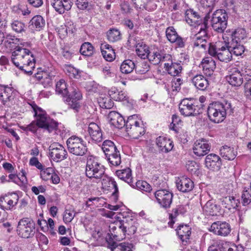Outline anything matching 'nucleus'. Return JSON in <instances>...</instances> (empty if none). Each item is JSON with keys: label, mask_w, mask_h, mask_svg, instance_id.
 Returning <instances> with one entry per match:
<instances>
[{"label": "nucleus", "mask_w": 251, "mask_h": 251, "mask_svg": "<svg viewBox=\"0 0 251 251\" xmlns=\"http://www.w3.org/2000/svg\"><path fill=\"white\" fill-rule=\"evenodd\" d=\"M19 200V196L16 193H11L0 197V206L2 209L11 210L15 206Z\"/></svg>", "instance_id": "obj_17"}, {"label": "nucleus", "mask_w": 251, "mask_h": 251, "mask_svg": "<svg viewBox=\"0 0 251 251\" xmlns=\"http://www.w3.org/2000/svg\"><path fill=\"white\" fill-rule=\"evenodd\" d=\"M176 186L179 191L186 193L193 190L194 184L190 178L182 176L176 180Z\"/></svg>", "instance_id": "obj_26"}, {"label": "nucleus", "mask_w": 251, "mask_h": 251, "mask_svg": "<svg viewBox=\"0 0 251 251\" xmlns=\"http://www.w3.org/2000/svg\"><path fill=\"white\" fill-rule=\"evenodd\" d=\"M177 234L182 243H187L191 234V228L187 225L180 226L177 229Z\"/></svg>", "instance_id": "obj_40"}, {"label": "nucleus", "mask_w": 251, "mask_h": 251, "mask_svg": "<svg viewBox=\"0 0 251 251\" xmlns=\"http://www.w3.org/2000/svg\"><path fill=\"white\" fill-rule=\"evenodd\" d=\"M154 196L161 207L166 209L170 207L173 198V193L166 189H160L155 192Z\"/></svg>", "instance_id": "obj_13"}, {"label": "nucleus", "mask_w": 251, "mask_h": 251, "mask_svg": "<svg viewBox=\"0 0 251 251\" xmlns=\"http://www.w3.org/2000/svg\"><path fill=\"white\" fill-rule=\"evenodd\" d=\"M107 38L109 42H117L121 40V34L117 29H110L107 32Z\"/></svg>", "instance_id": "obj_50"}, {"label": "nucleus", "mask_w": 251, "mask_h": 251, "mask_svg": "<svg viewBox=\"0 0 251 251\" xmlns=\"http://www.w3.org/2000/svg\"><path fill=\"white\" fill-rule=\"evenodd\" d=\"M126 129L127 134L135 139L138 138L145 132L143 122L136 115L128 117L126 121Z\"/></svg>", "instance_id": "obj_5"}, {"label": "nucleus", "mask_w": 251, "mask_h": 251, "mask_svg": "<svg viewBox=\"0 0 251 251\" xmlns=\"http://www.w3.org/2000/svg\"><path fill=\"white\" fill-rule=\"evenodd\" d=\"M156 144L160 151L167 153L174 147L173 142L170 139L164 136H159L156 139Z\"/></svg>", "instance_id": "obj_29"}, {"label": "nucleus", "mask_w": 251, "mask_h": 251, "mask_svg": "<svg viewBox=\"0 0 251 251\" xmlns=\"http://www.w3.org/2000/svg\"><path fill=\"white\" fill-rule=\"evenodd\" d=\"M227 42L232 55L233 54L236 56L241 55L244 52V47L240 43L229 41Z\"/></svg>", "instance_id": "obj_44"}, {"label": "nucleus", "mask_w": 251, "mask_h": 251, "mask_svg": "<svg viewBox=\"0 0 251 251\" xmlns=\"http://www.w3.org/2000/svg\"><path fill=\"white\" fill-rule=\"evenodd\" d=\"M67 146L69 151L73 155L71 156V164L72 165H77V156L78 155V137L72 136L67 141Z\"/></svg>", "instance_id": "obj_18"}, {"label": "nucleus", "mask_w": 251, "mask_h": 251, "mask_svg": "<svg viewBox=\"0 0 251 251\" xmlns=\"http://www.w3.org/2000/svg\"><path fill=\"white\" fill-rule=\"evenodd\" d=\"M65 70L67 75L71 78H76L78 74V70L71 65L66 66Z\"/></svg>", "instance_id": "obj_62"}, {"label": "nucleus", "mask_w": 251, "mask_h": 251, "mask_svg": "<svg viewBox=\"0 0 251 251\" xmlns=\"http://www.w3.org/2000/svg\"><path fill=\"white\" fill-rule=\"evenodd\" d=\"M208 251H226L223 247V242L219 240L214 241L208 248Z\"/></svg>", "instance_id": "obj_56"}, {"label": "nucleus", "mask_w": 251, "mask_h": 251, "mask_svg": "<svg viewBox=\"0 0 251 251\" xmlns=\"http://www.w3.org/2000/svg\"><path fill=\"white\" fill-rule=\"evenodd\" d=\"M209 230L215 234L226 236L230 233L231 229L228 223L218 221L211 225Z\"/></svg>", "instance_id": "obj_19"}, {"label": "nucleus", "mask_w": 251, "mask_h": 251, "mask_svg": "<svg viewBox=\"0 0 251 251\" xmlns=\"http://www.w3.org/2000/svg\"><path fill=\"white\" fill-rule=\"evenodd\" d=\"M185 20L190 25H197V29H199L202 23V19L200 15L193 9H187L185 12Z\"/></svg>", "instance_id": "obj_21"}, {"label": "nucleus", "mask_w": 251, "mask_h": 251, "mask_svg": "<svg viewBox=\"0 0 251 251\" xmlns=\"http://www.w3.org/2000/svg\"><path fill=\"white\" fill-rule=\"evenodd\" d=\"M211 148L208 142L204 139L197 140L193 146V152L198 156H203L208 153Z\"/></svg>", "instance_id": "obj_20"}, {"label": "nucleus", "mask_w": 251, "mask_h": 251, "mask_svg": "<svg viewBox=\"0 0 251 251\" xmlns=\"http://www.w3.org/2000/svg\"><path fill=\"white\" fill-rule=\"evenodd\" d=\"M56 72L54 70H50V72L47 73V76H46L42 83L45 87L50 86L52 84V80L54 76L56 75Z\"/></svg>", "instance_id": "obj_52"}, {"label": "nucleus", "mask_w": 251, "mask_h": 251, "mask_svg": "<svg viewBox=\"0 0 251 251\" xmlns=\"http://www.w3.org/2000/svg\"><path fill=\"white\" fill-rule=\"evenodd\" d=\"M54 172V171L52 168L48 167L45 168L43 170L41 171L40 176L43 180L47 181L50 179V177Z\"/></svg>", "instance_id": "obj_60"}, {"label": "nucleus", "mask_w": 251, "mask_h": 251, "mask_svg": "<svg viewBox=\"0 0 251 251\" xmlns=\"http://www.w3.org/2000/svg\"><path fill=\"white\" fill-rule=\"evenodd\" d=\"M183 207L181 205H178L176 208H173L172 213L170 214V219L171 221L168 223V224L171 227H172L173 224L175 222V219L179 215V213H182Z\"/></svg>", "instance_id": "obj_53"}, {"label": "nucleus", "mask_w": 251, "mask_h": 251, "mask_svg": "<svg viewBox=\"0 0 251 251\" xmlns=\"http://www.w3.org/2000/svg\"><path fill=\"white\" fill-rule=\"evenodd\" d=\"M205 166L210 170L218 171L222 165L220 157L214 153L208 154L205 159Z\"/></svg>", "instance_id": "obj_23"}, {"label": "nucleus", "mask_w": 251, "mask_h": 251, "mask_svg": "<svg viewBox=\"0 0 251 251\" xmlns=\"http://www.w3.org/2000/svg\"><path fill=\"white\" fill-rule=\"evenodd\" d=\"M251 190L249 188H244L242 195V203L244 205H248L251 202Z\"/></svg>", "instance_id": "obj_59"}, {"label": "nucleus", "mask_w": 251, "mask_h": 251, "mask_svg": "<svg viewBox=\"0 0 251 251\" xmlns=\"http://www.w3.org/2000/svg\"><path fill=\"white\" fill-rule=\"evenodd\" d=\"M222 204L229 210L236 209L240 204V201L233 196H228L221 200Z\"/></svg>", "instance_id": "obj_34"}, {"label": "nucleus", "mask_w": 251, "mask_h": 251, "mask_svg": "<svg viewBox=\"0 0 251 251\" xmlns=\"http://www.w3.org/2000/svg\"><path fill=\"white\" fill-rule=\"evenodd\" d=\"M164 68L169 74L172 76H178L181 73L182 66L180 63H166L164 64Z\"/></svg>", "instance_id": "obj_36"}, {"label": "nucleus", "mask_w": 251, "mask_h": 251, "mask_svg": "<svg viewBox=\"0 0 251 251\" xmlns=\"http://www.w3.org/2000/svg\"><path fill=\"white\" fill-rule=\"evenodd\" d=\"M49 151L50 156L54 161L59 162L67 158V152L60 144H51L49 147Z\"/></svg>", "instance_id": "obj_14"}, {"label": "nucleus", "mask_w": 251, "mask_h": 251, "mask_svg": "<svg viewBox=\"0 0 251 251\" xmlns=\"http://www.w3.org/2000/svg\"><path fill=\"white\" fill-rule=\"evenodd\" d=\"M207 24L205 23L201 25L199 29V31L194 37V47L205 50L208 46L209 47L210 44H214V43H208L207 41Z\"/></svg>", "instance_id": "obj_12"}, {"label": "nucleus", "mask_w": 251, "mask_h": 251, "mask_svg": "<svg viewBox=\"0 0 251 251\" xmlns=\"http://www.w3.org/2000/svg\"><path fill=\"white\" fill-rule=\"evenodd\" d=\"M247 34L245 30L243 28H238L236 29L231 34V40L235 43H240L241 40L246 37Z\"/></svg>", "instance_id": "obj_46"}, {"label": "nucleus", "mask_w": 251, "mask_h": 251, "mask_svg": "<svg viewBox=\"0 0 251 251\" xmlns=\"http://www.w3.org/2000/svg\"><path fill=\"white\" fill-rule=\"evenodd\" d=\"M28 45L29 44L27 42H24L23 40L18 38L11 34H7L2 43V47L0 48V51L8 52L13 49L15 50L18 47L28 46Z\"/></svg>", "instance_id": "obj_11"}, {"label": "nucleus", "mask_w": 251, "mask_h": 251, "mask_svg": "<svg viewBox=\"0 0 251 251\" xmlns=\"http://www.w3.org/2000/svg\"><path fill=\"white\" fill-rule=\"evenodd\" d=\"M171 56L167 54L163 50H157L151 53L149 56V60L154 64H158L161 62L169 60Z\"/></svg>", "instance_id": "obj_30"}, {"label": "nucleus", "mask_w": 251, "mask_h": 251, "mask_svg": "<svg viewBox=\"0 0 251 251\" xmlns=\"http://www.w3.org/2000/svg\"><path fill=\"white\" fill-rule=\"evenodd\" d=\"M109 95H101L99 99L100 106L102 108L110 109L114 105V102L111 100Z\"/></svg>", "instance_id": "obj_47"}, {"label": "nucleus", "mask_w": 251, "mask_h": 251, "mask_svg": "<svg viewBox=\"0 0 251 251\" xmlns=\"http://www.w3.org/2000/svg\"><path fill=\"white\" fill-rule=\"evenodd\" d=\"M81 167L85 168V174L89 178L100 179L104 174V167L99 162L97 158L92 155L79 157Z\"/></svg>", "instance_id": "obj_3"}, {"label": "nucleus", "mask_w": 251, "mask_h": 251, "mask_svg": "<svg viewBox=\"0 0 251 251\" xmlns=\"http://www.w3.org/2000/svg\"><path fill=\"white\" fill-rule=\"evenodd\" d=\"M108 119L111 125L118 128L126 126V122L122 116L116 111L110 112L108 115Z\"/></svg>", "instance_id": "obj_28"}, {"label": "nucleus", "mask_w": 251, "mask_h": 251, "mask_svg": "<svg viewBox=\"0 0 251 251\" xmlns=\"http://www.w3.org/2000/svg\"><path fill=\"white\" fill-rule=\"evenodd\" d=\"M121 226H122L120 227H117V231H116L115 233L114 234V236L113 238V241H120L125 238L126 232L122 223Z\"/></svg>", "instance_id": "obj_54"}, {"label": "nucleus", "mask_w": 251, "mask_h": 251, "mask_svg": "<svg viewBox=\"0 0 251 251\" xmlns=\"http://www.w3.org/2000/svg\"><path fill=\"white\" fill-rule=\"evenodd\" d=\"M227 14L225 10H217L212 15L210 20L213 29L219 33H223L227 26Z\"/></svg>", "instance_id": "obj_8"}, {"label": "nucleus", "mask_w": 251, "mask_h": 251, "mask_svg": "<svg viewBox=\"0 0 251 251\" xmlns=\"http://www.w3.org/2000/svg\"><path fill=\"white\" fill-rule=\"evenodd\" d=\"M166 35L168 40L171 43L175 41L178 36L175 29L172 26H170L166 29Z\"/></svg>", "instance_id": "obj_58"}, {"label": "nucleus", "mask_w": 251, "mask_h": 251, "mask_svg": "<svg viewBox=\"0 0 251 251\" xmlns=\"http://www.w3.org/2000/svg\"><path fill=\"white\" fill-rule=\"evenodd\" d=\"M75 215L73 210L66 209L63 215L64 222L65 223H70L74 219Z\"/></svg>", "instance_id": "obj_64"}, {"label": "nucleus", "mask_w": 251, "mask_h": 251, "mask_svg": "<svg viewBox=\"0 0 251 251\" xmlns=\"http://www.w3.org/2000/svg\"><path fill=\"white\" fill-rule=\"evenodd\" d=\"M55 92L57 94L61 95L63 97L68 95V91L64 80L60 79L56 83Z\"/></svg>", "instance_id": "obj_49"}, {"label": "nucleus", "mask_w": 251, "mask_h": 251, "mask_svg": "<svg viewBox=\"0 0 251 251\" xmlns=\"http://www.w3.org/2000/svg\"><path fill=\"white\" fill-rule=\"evenodd\" d=\"M121 223V221L117 222L116 223L111 224L109 226L110 233H108L107 236L105 237L106 241L107 238H108L109 236H110L111 239L113 240V238L114 236V234L115 233L116 231H117V227L122 226Z\"/></svg>", "instance_id": "obj_63"}, {"label": "nucleus", "mask_w": 251, "mask_h": 251, "mask_svg": "<svg viewBox=\"0 0 251 251\" xmlns=\"http://www.w3.org/2000/svg\"><path fill=\"white\" fill-rule=\"evenodd\" d=\"M101 185L103 189L109 190H114L112 196L115 200L117 199L118 188L116 182L112 177H110L105 174L102 176Z\"/></svg>", "instance_id": "obj_22"}, {"label": "nucleus", "mask_w": 251, "mask_h": 251, "mask_svg": "<svg viewBox=\"0 0 251 251\" xmlns=\"http://www.w3.org/2000/svg\"><path fill=\"white\" fill-rule=\"evenodd\" d=\"M36 117V123L38 127L43 128L51 132L57 128L58 124L49 117L45 111L39 107L35 103L31 104Z\"/></svg>", "instance_id": "obj_6"}, {"label": "nucleus", "mask_w": 251, "mask_h": 251, "mask_svg": "<svg viewBox=\"0 0 251 251\" xmlns=\"http://www.w3.org/2000/svg\"><path fill=\"white\" fill-rule=\"evenodd\" d=\"M45 25V21L40 15H36L33 17L29 22V27L32 30L40 31Z\"/></svg>", "instance_id": "obj_38"}, {"label": "nucleus", "mask_w": 251, "mask_h": 251, "mask_svg": "<svg viewBox=\"0 0 251 251\" xmlns=\"http://www.w3.org/2000/svg\"><path fill=\"white\" fill-rule=\"evenodd\" d=\"M201 66L204 73L207 75L210 76L216 68V63L212 57H206L202 60Z\"/></svg>", "instance_id": "obj_31"}, {"label": "nucleus", "mask_w": 251, "mask_h": 251, "mask_svg": "<svg viewBox=\"0 0 251 251\" xmlns=\"http://www.w3.org/2000/svg\"><path fill=\"white\" fill-rule=\"evenodd\" d=\"M90 193L89 186L87 185L85 186L81 190L80 195V198L82 199L80 202L82 204H85L86 207L91 205L93 203L96 204L100 200L99 198H87Z\"/></svg>", "instance_id": "obj_27"}, {"label": "nucleus", "mask_w": 251, "mask_h": 251, "mask_svg": "<svg viewBox=\"0 0 251 251\" xmlns=\"http://www.w3.org/2000/svg\"><path fill=\"white\" fill-rule=\"evenodd\" d=\"M192 82L197 89L201 91L205 90L209 85L207 78L201 75H195L192 79Z\"/></svg>", "instance_id": "obj_35"}, {"label": "nucleus", "mask_w": 251, "mask_h": 251, "mask_svg": "<svg viewBox=\"0 0 251 251\" xmlns=\"http://www.w3.org/2000/svg\"><path fill=\"white\" fill-rule=\"evenodd\" d=\"M79 53L84 56H91L93 53V47L90 43L85 42L81 46Z\"/></svg>", "instance_id": "obj_51"}, {"label": "nucleus", "mask_w": 251, "mask_h": 251, "mask_svg": "<svg viewBox=\"0 0 251 251\" xmlns=\"http://www.w3.org/2000/svg\"><path fill=\"white\" fill-rule=\"evenodd\" d=\"M220 153L222 157L228 160H233L236 155L233 149L227 146H223L220 149Z\"/></svg>", "instance_id": "obj_45"}, {"label": "nucleus", "mask_w": 251, "mask_h": 251, "mask_svg": "<svg viewBox=\"0 0 251 251\" xmlns=\"http://www.w3.org/2000/svg\"><path fill=\"white\" fill-rule=\"evenodd\" d=\"M101 54L104 58L108 61H113L115 57V53L112 47L107 43L101 44L100 46Z\"/></svg>", "instance_id": "obj_37"}, {"label": "nucleus", "mask_w": 251, "mask_h": 251, "mask_svg": "<svg viewBox=\"0 0 251 251\" xmlns=\"http://www.w3.org/2000/svg\"><path fill=\"white\" fill-rule=\"evenodd\" d=\"M84 124L82 128L85 130L88 129V131L92 139L96 142H100L102 140V135L101 130L100 127L95 123H91L87 126V122L85 124V122H83Z\"/></svg>", "instance_id": "obj_15"}, {"label": "nucleus", "mask_w": 251, "mask_h": 251, "mask_svg": "<svg viewBox=\"0 0 251 251\" xmlns=\"http://www.w3.org/2000/svg\"><path fill=\"white\" fill-rule=\"evenodd\" d=\"M209 54L217 58L220 61L228 62L232 60V54L230 52L228 42L219 41L214 44H210L208 48Z\"/></svg>", "instance_id": "obj_4"}, {"label": "nucleus", "mask_w": 251, "mask_h": 251, "mask_svg": "<svg viewBox=\"0 0 251 251\" xmlns=\"http://www.w3.org/2000/svg\"><path fill=\"white\" fill-rule=\"evenodd\" d=\"M101 149L111 165L118 166L121 164L120 152L112 141L109 140L104 141L102 144Z\"/></svg>", "instance_id": "obj_7"}, {"label": "nucleus", "mask_w": 251, "mask_h": 251, "mask_svg": "<svg viewBox=\"0 0 251 251\" xmlns=\"http://www.w3.org/2000/svg\"><path fill=\"white\" fill-rule=\"evenodd\" d=\"M110 97L116 101L126 100L127 99V95L123 91H119L115 88H112L108 91Z\"/></svg>", "instance_id": "obj_43"}, {"label": "nucleus", "mask_w": 251, "mask_h": 251, "mask_svg": "<svg viewBox=\"0 0 251 251\" xmlns=\"http://www.w3.org/2000/svg\"><path fill=\"white\" fill-rule=\"evenodd\" d=\"M27 47H18L12 52L11 61L20 70L26 74H31L35 68V59L32 52L26 48Z\"/></svg>", "instance_id": "obj_1"}, {"label": "nucleus", "mask_w": 251, "mask_h": 251, "mask_svg": "<svg viewBox=\"0 0 251 251\" xmlns=\"http://www.w3.org/2000/svg\"><path fill=\"white\" fill-rule=\"evenodd\" d=\"M50 4L56 12L63 14L71 9L73 2L72 0H51Z\"/></svg>", "instance_id": "obj_25"}, {"label": "nucleus", "mask_w": 251, "mask_h": 251, "mask_svg": "<svg viewBox=\"0 0 251 251\" xmlns=\"http://www.w3.org/2000/svg\"><path fill=\"white\" fill-rule=\"evenodd\" d=\"M233 109L230 102L224 101L210 103L207 108V114L210 120L215 123L223 122L226 115H231Z\"/></svg>", "instance_id": "obj_2"}, {"label": "nucleus", "mask_w": 251, "mask_h": 251, "mask_svg": "<svg viewBox=\"0 0 251 251\" xmlns=\"http://www.w3.org/2000/svg\"><path fill=\"white\" fill-rule=\"evenodd\" d=\"M124 228H125L126 234L128 235L134 234L138 226V223L135 219L131 217L126 218L121 221Z\"/></svg>", "instance_id": "obj_32"}, {"label": "nucleus", "mask_w": 251, "mask_h": 251, "mask_svg": "<svg viewBox=\"0 0 251 251\" xmlns=\"http://www.w3.org/2000/svg\"><path fill=\"white\" fill-rule=\"evenodd\" d=\"M11 26L13 31L17 33H22L25 31V25L21 21H15L11 24Z\"/></svg>", "instance_id": "obj_57"}, {"label": "nucleus", "mask_w": 251, "mask_h": 251, "mask_svg": "<svg viewBox=\"0 0 251 251\" xmlns=\"http://www.w3.org/2000/svg\"><path fill=\"white\" fill-rule=\"evenodd\" d=\"M34 224L28 218H24L20 220L17 226V233L22 238H28L34 234Z\"/></svg>", "instance_id": "obj_10"}, {"label": "nucleus", "mask_w": 251, "mask_h": 251, "mask_svg": "<svg viewBox=\"0 0 251 251\" xmlns=\"http://www.w3.org/2000/svg\"><path fill=\"white\" fill-rule=\"evenodd\" d=\"M135 64L133 61L128 59L125 60L121 64L120 70L122 73L129 74L131 73L135 68Z\"/></svg>", "instance_id": "obj_48"}, {"label": "nucleus", "mask_w": 251, "mask_h": 251, "mask_svg": "<svg viewBox=\"0 0 251 251\" xmlns=\"http://www.w3.org/2000/svg\"><path fill=\"white\" fill-rule=\"evenodd\" d=\"M136 186L138 189L146 192H150L151 190V185L145 181L139 180L137 181Z\"/></svg>", "instance_id": "obj_61"}, {"label": "nucleus", "mask_w": 251, "mask_h": 251, "mask_svg": "<svg viewBox=\"0 0 251 251\" xmlns=\"http://www.w3.org/2000/svg\"><path fill=\"white\" fill-rule=\"evenodd\" d=\"M203 210L207 215L216 216L220 212V207L209 201L203 206Z\"/></svg>", "instance_id": "obj_41"}, {"label": "nucleus", "mask_w": 251, "mask_h": 251, "mask_svg": "<svg viewBox=\"0 0 251 251\" xmlns=\"http://www.w3.org/2000/svg\"><path fill=\"white\" fill-rule=\"evenodd\" d=\"M116 175L118 177L130 185H132L133 178L132 176L131 170L129 168L118 170L116 171Z\"/></svg>", "instance_id": "obj_39"}, {"label": "nucleus", "mask_w": 251, "mask_h": 251, "mask_svg": "<svg viewBox=\"0 0 251 251\" xmlns=\"http://www.w3.org/2000/svg\"><path fill=\"white\" fill-rule=\"evenodd\" d=\"M136 51L137 54L142 59L149 58L150 54H151L149 47L143 42L137 44Z\"/></svg>", "instance_id": "obj_42"}, {"label": "nucleus", "mask_w": 251, "mask_h": 251, "mask_svg": "<svg viewBox=\"0 0 251 251\" xmlns=\"http://www.w3.org/2000/svg\"><path fill=\"white\" fill-rule=\"evenodd\" d=\"M228 72L229 75L226 77L227 82L233 86H241L243 82V78L238 69L236 67H231Z\"/></svg>", "instance_id": "obj_16"}, {"label": "nucleus", "mask_w": 251, "mask_h": 251, "mask_svg": "<svg viewBox=\"0 0 251 251\" xmlns=\"http://www.w3.org/2000/svg\"><path fill=\"white\" fill-rule=\"evenodd\" d=\"M197 103L198 102L193 99L182 100L179 105L180 112L185 116L197 115L201 112Z\"/></svg>", "instance_id": "obj_9"}, {"label": "nucleus", "mask_w": 251, "mask_h": 251, "mask_svg": "<svg viewBox=\"0 0 251 251\" xmlns=\"http://www.w3.org/2000/svg\"><path fill=\"white\" fill-rule=\"evenodd\" d=\"M107 247L111 251H132L133 246L129 243H122L118 244L116 241H113L110 236L107 238Z\"/></svg>", "instance_id": "obj_24"}, {"label": "nucleus", "mask_w": 251, "mask_h": 251, "mask_svg": "<svg viewBox=\"0 0 251 251\" xmlns=\"http://www.w3.org/2000/svg\"><path fill=\"white\" fill-rule=\"evenodd\" d=\"M89 145V142L86 139L84 140L81 137H79V155L82 156L81 157H83L84 154H86L87 157L88 156L87 146Z\"/></svg>", "instance_id": "obj_55"}, {"label": "nucleus", "mask_w": 251, "mask_h": 251, "mask_svg": "<svg viewBox=\"0 0 251 251\" xmlns=\"http://www.w3.org/2000/svg\"><path fill=\"white\" fill-rule=\"evenodd\" d=\"M78 91V88L76 85L74 86H72L71 89L70 94L66 100L71 108L75 110L76 111H78V95L77 94Z\"/></svg>", "instance_id": "obj_33"}]
</instances>
